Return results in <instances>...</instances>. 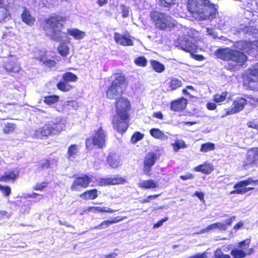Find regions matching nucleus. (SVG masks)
Returning a JSON list of instances; mask_svg holds the SVG:
<instances>
[{
    "label": "nucleus",
    "instance_id": "nucleus-1",
    "mask_svg": "<svg viewBox=\"0 0 258 258\" xmlns=\"http://www.w3.org/2000/svg\"><path fill=\"white\" fill-rule=\"evenodd\" d=\"M187 8L196 19L212 20L218 13L216 5L209 0H188Z\"/></svg>",
    "mask_w": 258,
    "mask_h": 258
},
{
    "label": "nucleus",
    "instance_id": "nucleus-2",
    "mask_svg": "<svg viewBox=\"0 0 258 258\" xmlns=\"http://www.w3.org/2000/svg\"><path fill=\"white\" fill-rule=\"evenodd\" d=\"M116 113L113 116L112 124L113 128L120 133L124 132L127 128L128 111L130 109V102L123 97L116 102Z\"/></svg>",
    "mask_w": 258,
    "mask_h": 258
},
{
    "label": "nucleus",
    "instance_id": "nucleus-3",
    "mask_svg": "<svg viewBox=\"0 0 258 258\" xmlns=\"http://www.w3.org/2000/svg\"><path fill=\"white\" fill-rule=\"evenodd\" d=\"M65 124L60 119L50 121L43 126L36 129L32 137L37 139H42L48 136L58 135L65 128Z\"/></svg>",
    "mask_w": 258,
    "mask_h": 258
},
{
    "label": "nucleus",
    "instance_id": "nucleus-4",
    "mask_svg": "<svg viewBox=\"0 0 258 258\" xmlns=\"http://www.w3.org/2000/svg\"><path fill=\"white\" fill-rule=\"evenodd\" d=\"M65 21L64 17L58 15H54L46 20L47 25L51 28L50 36L53 39L60 42L69 41V38L66 34L61 31Z\"/></svg>",
    "mask_w": 258,
    "mask_h": 258
},
{
    "label": "nucleus",
    "instance_id": "nucleus-5",
    "mask_svg": "<svg viewBox=\"0 0 258 258\" xmlns=\"http://www.w3.org/2000/svg\"><path fill=\"white\" fill-rule=\"evenodd\" d=\"M150 17L155 22L156 26L161 30H170L174 28L176 24L173 18L164 13L154 11L150 13Z\"/></svg>",
    "mask_w": 258,
    "mask_h": 258
},
{
    "label": "nucleus",
    "instance_id": "nucleus-6",
    "mask_svg": "<svg viewBox=\"0 0 258 258\" xmlns=\"http://www.w3.org/2000/svg\"><path fill=\"white\" fill-rule=\"evenodd\" d=\"M215 54L217 57L220 59L231 60L241 64L244 62L247 58L246 56L243 53L228 48L219 49L216 51Z\"/></svg>",
    "mask_w": 258,
    "mask_h": 258
},
{
    "label": "nucleus",
    "instance_id": "nucleus-7",
    "mask_svg": "<svg viewBox=\"0 0 258 258\" xmlns=\"http://www.w3.org/2000/svg\"><path fill=\"white\" fill-rule=\"evenodd\" d=\"M124 76H118L112 81L111 86L106 92V96L110 99H117L120 96L126 86Z\"/></svg>",
    "mask_w": 258,
    "mask_h": 258
},
{
    "label": "nucleus",
    "instance_id": "nucleus-8",
    "mask_svg": "<svg viewBox=\"0 0 258 258\" xmlns=\"http://www.w3.org/2000/svg\"><path fill=\"white\" fill-rule=\"evenodd\" d=\"M246 103H250V104L255 106L258 103V98L251 96H248L247 99L244 98H237L233 103V107L229 108L227 109L225 114L222 116V117H224L228 115H231L236 113L242 110L244 105Z\"/></svg>",
    "mask_w": 258,
    "mask_h": 258
},
{
    "label": "nucleus",
    "instance_id": "nucleus-9",
    "mask_svg": "<svg viewBox=\"0 0 258 258\" xmlns=\"http://www.w3.org/2000/svg\"><path fill=\"white\" fill-rule=\"evenodd\" d=\"M106 135L104 131L100 127L95 131L93 137L88 138L86 142V147L88 149H91L94 146L98 148H102L105 142Z\"/></svg>",
    "mask_w": 258,
    "mask_h": 258
},
{
    "label": "nucleus",
    "instance_id": "nucleus-10",
    "mask_svg": "<svg viewBox=\"0 0 258 258\" xmlns=\"http://www.w3.org/2000/svg\"><path fill=\"white\" fill-rule=\"evenodd\" d=\"M237 46L241 47V49L247 53L254 54V52L258 51V40L252 41H241L238 43ZM251 70L253 71V74L255 73L258 75V62Z\"/></svg>",
    "mask_w": 258,
    "mask_h": 258
},
{
    "label": "nucleus",
    "instance_id": "nucleus-11",
    "mask_svg": "<svg viewBox=\"0 0 258 258\" xmlns=\"http://www.w3.org/2000/svg\"><path fill=\"white\" fill-rule=\"evenodd\" d=\"M249 240H245L238 243L237 248L232 249L230 254L234 258H243L253 252L252 248H249Z\"/></svg>",
    "mask_w": 258,
    "mask_h": 258
},
{
    "label": "nucleus",
    "instance_id": "nucleus-12",
    "mask_svg": "<svg viewBox=\"0 0 258 258\" xmlns=\"http://www.w3.org/2000/svg\"><path fill=\"white\" fill-rule=\"evenodd\" d=\"M236 217L232 216L228 219L226 220L224 222H216L208 225L205 229L202 230L199 233H204L209 232L211 231H215L218 230L220 231H225L227 226H230L232 222L235 220Z\"/></svg>",
    "mask_w": 258,
    "mask_h": 258
},
{
    "label": "nucleus",
    "instance_id": "nucleus-13",
    "mask_svg": "<svg viewBox=\"0 0 258 258\" xmlns=\"http://www.w3.org/2000/svg\"><path fill=\"white\" fill-rule=\"evenodd\" d=\"M243 85L247 89L252 90H258V75L254 73L250 69L247 75L244 78Z\"/></svg>",
    "mask_w": 258,
    "mask_h": 258
},
{
    "label": "nucleus",
    "instance_id": "nucleus-14",
    "mask_svg": "<svg viewBox=\"0 0 258 258\" xmlns=\"http://www.w3.org/2000/svg\"><path fill=\"white\" fill-rule=\"evenodd\" d=\"M257 161L258 148H252L246 153V159L243 162V167L246 169Z\"/></svg>",
    "mask_w": 258,
    "mask_h": 258
},
{
    "label": "nucleus",
    "instance_id": "nucleus-15",
    "mask_svg": "<svg viewBox=\"0 0 258 258\" xmlns=\"http://www.w3.org/2000/svg\"><path fill=\"white\" fill-rule=\"evenodd\" d=\"M156 155L154 153H149L146 156L144 161V173L147 175L151 174L152 167L156 161Z\"/></svg>",
    "mask_w": 258,
    "mask_h": 258
},
{
    "label": "nucleus",
    "instance_id": "nucleus-16",
    "mask_svg": "<svg viewBox=\"0 0 258 258\" xmlns=\"http://www.w3.org/2000/svg\"><path fill=\"white\" fill-rule=\"evenodd\" d=\"M92 179L87 175L76 178L71 186L72 190H78L79 187H87Z\"/></svg>",
    "mask_w": 258,
    "mask_h": 258
},
{
    "label": "nucleus",
    "instance_id": "nucleus-17",
    "mask_svg": "<svg viewBox=\"0 0 258 258\" xmlns=\"http://www.w3.org/2000/svg\"><path fill=\"white\" fill-rule=\"evenodd\" d=\"M180 45L182 50L190 53L196 52L198 48L196 40L192 37L184 39Z\"/></svg>",
    "mask_w": 258,
    "mask_h": 258
},
{
    "label": "nucleus",
    "instance_id": "nucleus-18",
    "mask_svg": "<svg viewBox=\"0 0 258 258\" xmlns=\"http://www.w3.org/2000/svg\"><path fill=\"white\" fill-rule=\"evenodd\" d=\"M125 180L120 177H113L105 178H101L98 180V184L100 186L107 185H114L121 184L124 182Z\"/></svg>",
    "mask_w": 258,
    "mask_h": 258
},
{
    "label": "nucleus",
    "instance_id": "nucleus-19",
    "mask_svg": "<svg viewBox=\"0 0 258 258\" xmlns=\"http://www.w3.org/2000/svg\"><path fill=\"white\" fill-rule=\"evenodd\" d=\"M19 171L18 169H12L5 172L3 175L0 176V181H15L19 177Z\"/></svg>",
    "mask_w": 258,
    "mask_h": 258
},
{
    "label": "nucleus",
    "instance_id": "nucleus-20",
    "mask_svg": "<svg viewBox=\"0 0 258 258\" xmlns=\"http://www.w3.org/2000/svg\"><path fill=\"white\" fill-rule=\"evenodd\" d=\"M114 39L116 43L123 46H132L133 45V41L129 37L123 36L117 32L114 33Z\"/></svg>",
    "mask_w": 258,
    "mask_h": 258
},
{
    "label": "nucleus",
    "instance_id": "nucleus-21",
    "mask_svg": "<svg viewBox=\"0 0 258 258\" xmlns=\"http://www.w3.org/2000/svg\"><path fill=\"white\" fill-rule=\"evenodd\" d=\"M175 28L178 29L179 35L182 34L184 36V39L191 38L193 36V30L189 28L186 27L180 24H177L176 23L174 26Z\"/></svg>",
    "mask_w": 258,
    "mask_h": 258
},
{
    "label": "nucleus",
    "instance_id": "nucleus-22",
    "mask_svg": "<svg viewBox=\"0 0 258 258\" xmlns=\"http://www.w3.org/2000/svg\"><path fill=\"white\" fill-rule=\"evenodd\" d=\"M187 104V100L181 98L171 102L170 108L174 111H178L184 109Z\"/></svg>",
    "mask_w": 258,
    "mask_h": 258
},
{
    "label": "nucleus",
    "instance_id": "nucleus-23",
    "mask_svg": "<svg viewBox=\"0 0 258 258\" xmlns=\"http://www.w3.org/2000/svg\"><path fill=\"white\" fill-rule=\"evenodd\" d=\"M139 187L145 189H154L159 186L158 182L152 179L141 180L138 183Z\"/></svg>",
    "mask_w": 258,
    "mask_h": 258
},
{
    "label": "nucleus",
    "instance_id": "nucleus-24",
    "mask_svg": "<svg viewBox=\"0 0 258 258\" xmlns=\"http://www.w3.org/2000/svg\"><path fill=\"white\" fill-rule=\"evenodd\" d=\"M243 6L248 12L258 13V0H246L243 2Z\"/></svg>",
    "mask_w": 258,
    "mask_h": 258
},
{
    "label": "nucleus",
    "instance_id": "nucleus-25",
    "mask_svg": "<svg viewBox=\"0 0 258 258\" xmlns=\"http://www.w3.org/2000/svg\"><path fill=\"white\" fill-rule=\"evenodd\" d=\"M195 170L197 172H201L204 174H209L214 170V167L212 164L205 163L204 164L200 165L196 167Z\"/></svg>",
    "mask_w": 258,
    "mask_h": 258
},
{
    "label": "nucleus",
    "instance_id": "nucleus-26",
    "mask_svg": "<svg viewBox=\"0 0 258 258\" xmlns=\"http://www.w3.org/2000/svg\"><path fill=\"white\" fill-rule=\"evenodd\" d=\"M151 135L155 139L162 141H166L168 137L159 128H152L150 131Z\"/></svg>",
    "mask_w": 258,
    "mask_h": 258
},
{
    "label": "nucleus",
    "instance_id": "nucleus-27",
    "mask_svg": "<svg viewBox=\"0 0 258 258\" xmlns=\"http://www.w3.org/2000/svg\"><path fill=\"white\" fill-rule=\"evenodd\" d=\"M97 196V190L96 189L87 190L80 195V197L84 200H94Z\"/></svg>",
    "mask_w": 258,
    "mask_h": 258
},
{
    "label": "nucleus",
    "instance_id": "nucleus-28",
    "mask_svg": "<svg viewBox=\"0 0 258 258\" xmlns=\"http://www.w3.org/2000/svg\"><path fill=\"white\" fill-rule=\"evenodd\" d=\"M79 148L76 145L70 146L68 150L67 157L69 160H74L77 156Z\"/></svg>",
    "mask_w": 258,
    "mask_h": 258
},
{
    "label": "nucleus",
    "instance_id": "nucleus-29",
    "mask_svg": "<svg viewBox=\"0 0 258 258\" xmlns=\"http://www.w3.org/2000/svg\"><path fill=\"white\" fill-rule=\"evenodd\" d=\"M107 162L113 168H116L120 165V158L116 154H110L107 158Z\"/></svg>",
    "mask_w": 258,
    "mask_h": 258
},
{
    "label": "nucleus",
    "instance_id": "nucleus-30",
    "mask_svg": "<svg viewBox=\"0 0 258 258\" xmlns=\"http://www.w3.org/2000/svg\"><path fill=\"white\" fill-rule=\"evenodd\" d=\"M68 34L76 40L83 39L85 36V33L78 29H71L68 30Z\"/></svg>",
    "mask_w": 258,
    "mask_h": 258
},
{
    "label": "nucleus",
    "instance_id": "nucleus-31",
    "mask_svg": "<svg viewBox=\"0 0 258 258\" xmlns=\"http://www.w3.org/2000/svg\"><path fill=\"white\" fill-rule=\"evenodd\" d=\"M22 19L24 22L28 24V25H32L35 21V19L31 16L29 12L24 10L22 14Z\"/></svg>",
    "mask_w": 258,
    "mask_h": 258
},
{
    "label": "nucleus",
    "instance_id": "nucleus-32",
    "mask_svg": "<svg viewBox=\"0 0 258 258\" xmlns=\"http://www.w3.org/2000/svg\"><path fill=\"white\" fill-rule=\"evenodd\" d=\"M89 211L98 212V213H112L116 210L111 209V208L107 207H89Z\"/></svg>",
    "mask_w": 258,
    "mask_h": 258
},
{
    "label": "nucleus",
    "instance_id": "nucleus-33",
    "mask_svg": "<svg viewBox=\"0 0 258 258\" xmlns=\"http://www.w3.org/2000/svg\"><path fill=\"white\" fill-rule=\"evenodd\" d=\"M227 95L228 92L226 91L217 93L213 96V100L217 103H222L226 100Z\"/></svg>",
    "mask_w": 258,
    "mask_h": 258
},
{
    "label": "nucleus",
    "instance_id": "nucleus-34",
    "mask_svg": "<svg viewBox=\"0 0 258 258\" xmlns=\"http://www.w3.org/2000/svg\"><path fill=\"white\" fill-rule=\"evenodd\" d=\"M151 63L153 70L157 73H161L165 70L164 66L157 60H152Z\"/></svg>",
    "mask_w": 258,
    "mask_h": 258
},
{
    "label": "nucleus",
    "instance_id": "nucleus-35",
    "mask_svg": "<svg viewBox=\"0 0 258 258\" xmlns=\"http://www.w3.org/2000/svg\"><path fill=\"white\" fill-rule=\"evenodd\" d=\"M5 69L9 72H19L21 70L20 66L19 64L15 63L13 62H10L5 66Z\"/></svg>",
    "mask_w": 258,
    "mask_h": 258
},
{
    "label": "nucleus",
    "instance_id": "nucleus-36",
    "mask_svg": "<svg viewBox=\"0 0 258 258\" xmlns=\"http://www.w3.org/2000/svg\"><path fill=\"white\" fill-rule=\"evenodd\" d=\"M174 152H177L179 149L186 147L184 142L181 140H176L174 143L171 144Z\"/></svg>",
    "mask_w": 258,
    "mask_h": 258
},
{
    "label": "nucleus",
    "instance_id": "nucleus-37",
    "mask_svg": "<svg viewBox=\"0 0 258 258\" xmlns=\"http://www.w3.org/2000/svg\"><path fill=\"white\" fill-rule=\"evenodd\" d=\"M63 80L66 82H76L78 77L71 72H67L62 75Z\"/></svg>",
    "mask_w": 258,
    "mask_h": 258
},
{
    "label": "nucleus",
    "instance_id": "nucleus-38",
    "mask_svg": "<svg viewBox=\"0 0 258 258\" xmlns=\"http://www.w3.org/2000/svg\"><path fill=\"white\" fill-rule=\"evenodd\" d=\"M58 51L61 56H67L69 53V47L67 44L62 43L58 46Z\"/></svg>",
    "mask_w": 258,
    "mask_h": 258
},
{
    "label": "nucleus",
    "instance_id": "nucleus-39",
    "mask_svg": "<svg viewBox=\"0 0 258 258\" xmlns=\"http://www.w3.org/2000/svg\"><path fill=\"white\" fill-rule=\"evenodd\" d=\"M182 85L181 81L176 78H172L169 83L170 90H175Z\"/></svg>",
    "mask_w": 258,
    "mask_h": 258
},
{
    "label": "nucleus",
    "instance_id": "nucleus-40",
    "mask_svg": "<svg viewBox=\"0 0 258 258\" xmlns=\"http://www.w3.org/2000/svg\"><path fill=\"white\" fill-rule=\"evenodd\" d=\"M215 149L214 144L208 142L202 145L200 151L202 152H207L209 151H213Z\"/></svg>",
    "mask_w": 258,
    "mask_h": 258
},
{
    "label": "nucleus",
    "instance_id": "nucleus-41",
    "mask_svg": "<svg viewBox=\"0 0 258 258\" xmlns=\"http://www.w3.org/2000/svg\"><path fill=\"white\" fill-rule=\"evenodd\" d=\"M57 87L59 90L63 92L69 91L72 88V86L65 81L58 83Z\"/></svg>",
    "mask_w": 258,
    "mask_h": 258
},
{
    "label": "nucleus",
    "instance_id": "nucleus-42",
    "mask_svg": "<svg viewBox=\"0 0 258 258\" xmlns=\"http://www.w3.org/2000/svg\"><path fill=\"white\" fill-rule=\"evenodd\" d=\"M58 100V97L57 96L51 95L45 97L44 102L48 105H51L57 102Z\"/></svg>",
    "mask_w": 258,
    "mask_h": 258
},
{
    "label": "nucleus",
    "instance_id": "nucleus-43",
    "mask_svg": "<svg viewBox=\"0 0 258 258\" xmlns=\"http://www.w3.org/2000/svg\"><path fill=\"white\" fill-rule=\"evenodd\" d=\"M16 128V125L12 123H7L5 124L4 127V132L5 134H10L12 133Z\"/></svg>",
    "mask_w": 258,
    "mask_h": 258
},
{
    "label": "nucleus",
    "instance_id": "nucleus-44",
    "mask_svg": "<svg viewBox=\"0 0 258 258\" xmlns=\"http://www.w3.org/2000/svg\"><path fill=\"white\" fill-rule=\"evenodd\" d=\"M134 62L138 66L145 67L147 63V60L144 56H140L134 59Z\"/></svg>",
    "mask_w": 258,
    "mask_h": 258
},
{
    "label": "nucleus",
    "instance_id": "nucleus-45",
    "mask_svg": "<svg viewBox=\"0 0 258 258\" xmlns=\"http://www.w3.org/2000/svg\"><path fill=\"white\" fill-rule=\"evenodd\" d=\"M0 191L4 196L8 197L11 193V188L8 185H2L0 184Z\"/></svg>",
    "mask_w": 258,
    "mask_h": 258
},
{
    "label": "nucleus",
    "instance_id": "nucleus-46",
    "mask_svg": "<svg viewBox=\"0 0 258 258\" xmlns=\"http://www.w3.org/2000/svg\"><path fill=\"white\" fill-rule=\"evenodd\" d=\"M144 137L143 134L139 133L136 132L132 136L131 138V142L133 144L136 143L139 141L142 140Z\"/></svg>",
    "mask_w": 258,
    "mask_h": 258
},
{
    "label": "nucleus",
    "instance_id": "nucleus-47",
    "mask_svg": "<svg viewBox=\"0 0 258 258\" xmlns=\"http://www.w3.org/2000/svg\"><path fill=\"white\" fill-rule=\"evenodd\" d=\"M111 224L110 220H106L103 221L99 225L95 226L94 228L96 229L101 230L102 229H105L108 227Z\"/></svg>",
    "mask_w": 258,
    "mask_h": 258
},
{
    "label": "nucleus",
    "instance_id": "nucleus-48",
    "mask_svg": "<svg viewBox=\"0 0 258 258\" xmlns=\"http://www.w3.org/2000/svg\"><path fill=\"white\" fill-rule=\"evenodd\" d=\"M64 106L67 107L69 109H70L71 107L76 109L78 107V104L75 101H66L64 103Z\"/></svg>",
    "mask_w": 258,
    "mask_h": 258
},
{
    "label": "nucleus",
    "instance_id": "nucleus-49",
    "mask_svg": "<svg viewBox=\"0 0 258 258\" xmlns=\"http://www.w3.org/2000/svg\"><path fill=\"white\" fill-rule=\"evenodd\" d=\"M215 258H230L228 254L223 253L220 249H218L215 251Z\"/></svg>",
    "mask_w": 258,
    "mask_h": 258
},
{
    "label": "nucleus",
    "instance_id": "nucleus-50",
    "mask_svg": "<svg viewBox=\"0 0 258 258\" xmlns=\"http://www.w3.org/2000/svg\"><path fill=\"white\" fill-rule=\"evenodd\" d=\"M226 18L225 17H220L218 19V22L217 28L220 29H223L224 26L226 25L227 21L226 20Z\"/></svg>",
    "mask_w": 258,
    "mask_h": 258
},
{
    "label": "nucleus",
    "instance_id": "nucleus-51",
    "mask_svg": "<svg viewBox=\"0 0 258 258\" xmlns=\"http://www.w3.org/2000/svg\"><path fill=\"white\" fill-rule=\"evenodd\" d=\"M48 184V183L47 182H42L40 183H37L34 186V189L36 190H42L43 189L46 187Z\"/></svg>",
    "mask_w": 258,
    "mask_h": 258
},
{
    "label": "nucleus",
    "instance_id": "nucleus-52",
    "mask_svg": "<svg viewBox=\"0 0 258 258\" xmlns=\"http://www.w3.org/2000/svg\"><path fill=\"white\" fill-rule=\"evenodd\" d=\"M160 5L165 7H168L174 4L176 0H159Z\"/></svg>",
    "mask_w": 258,
    "mask_h": 258
},
{
    "label": "nucleus",
    "instance_id": "nucleus-53",
    "mask_svg": "<svg viewBox=\"0 0 258 258\" xmlns=\"http://www.w3.org/2000/svg\"><path fill=\"white\" fill-rule=\"evenodd\" d=\"M0 13H2V15L0 18V21H1L6 18L8 15L7 10L2 7V0H0Z\"/></svg>",
    "mask_w": 258,
    "mask_h": 258
},
{
    "label": "nucleus",
    "instance_id": "nucleus-54",
    "mask_svg": "<svg viewBox=\"0 0 258 258\" xmlns=\"http://www.w3.org/2000/svg\"><path fill=\"white\" fill-rule=\"evenodd\" d=\"M121 10L122 13V17L123 18H126L129 16L130 10L128 7H125L124 6H121Z\"/></svg>",
    "mask_w": 258,
    "mask_h": 258
},
{
    "label": "nucleus",
    "instance_id": "nucleus-55",
    "mask_svg": "<svg viewBox=\"0 0 258 258\" xmlns=\"http://www.w3.org/2000/svg\"><path fill=\"white\" fill-rule=\"evenodd\" d=\"M126 219V217H123L121 218H120L119 216H117L115 217H113L111 218L110 220L111 224H115L118 222H119L121 221H123Z\"/></svg>",
    "mask_w": 258,
    "mask_h": 258
},
{
    "label": "nucleus",
    "instance_id": "nucleus-56",
    "mask_svg": "<svg viewBox=\"0 0 258 258\" xmlns=\"http://www.w3.org/2000/svg\"><path fill=\"white\" fill-rule=\"evenodd\" d=\"M43 63L45 64V66L49 68H51L55 66L56 62L54 60L47 59L46 60H44Z\"/></svg>",
    "mask_w": 258,
    "mask_h": 258
},
{
    "label": "nucleus",
    "instance_id": "nucleus-57",
    "mask_svg": "<svg viewBox=\"0 0 258 258\" xmlns=\"http://www.w3.org/2000/svg\"><path fill=\"white\" fill-rule=\"evenodd\" d=\"M247 124L248 127L258 130V121H249Z\"/></svg>",
    "mask_w": 258,
    "mask_h": 258
},
{
    "label": "nucleus",
    "instance_id": "nucleus-58",
    "mask_svg": "<svg viewBox=\"0 0 258 258\" xmlns=\"http://www.w3.org/2000/svg\"><path fill=\"white\" fill-rule=\"evenodd\" d=\"M206 32L209 35H211L214 38L217 37V33L212 28H207Z\"/></svg>",
    "mask_w": 258,
    "mask_h": 258
},
{
    "label": "nucleus",
    "instance_id": "nucleus-59",
    "mask_svg": "<svg viewBox=\"0 0 258 258\" xmlns=\"http://www.w3.org/2000/svg\"><path fill=\"white\" fill-rule=\"evenodd\" d=\"M206 107L208 109L210 110H214L216 109L217 107L216 104L214 102H208L206 104Z\"/></svg>",
    "mask_w": 258,
    "mask_h": 258
},
{
    "label": "nucleus",
    "instance_id": "nucleus-60",
    "mask_svg": "<svg viewBox=\"0 0 258 258\" xmlns=\"http://www.w3.org/2000/svg\"><path fill=\"white\" fill-rule=\"evenodd\" d=\"M168 220V218L166 217L164 219H162V220H160L158 222L154 224L153 228H158L159 227L161 226L163 223L165 221H166Z\"/></svg>",
    "mask_w": 258,
    "mask_h": 258
},
{
    "label": "nucleus",
    "instance_id": "nucleus-61",
    "mask_svg": "<svg viewBox=\"0 0 258 258\" xmlns=\"http://www.w3.org/2000/svg\"><path fill=\"white\" fill-rule=\"evenodd\" d=\"M246 186L245 182L244 180L241 181L237 183H236L234 186V188H244V187Z\"/></svg>",
    "mask_w": 258,
    "mask_h": 258
},
{
    "label": "nucleus",
    "instance_id": "nucleus-62",
    "mask_svg": "<svg viewBox=\"0 0 258 258\" xmlns=\"http://www.w3.org/2000/svg\"><path fill=\"white\" fill-rule=\"evenodd\" d=\"M244 225V222L242 221H239L236 224L234 225L233 229L235 230H238L243 227Z\"/></svg>",
    "mask_w": 258,
    "mask_h": 258
},
{
    "label": "nucleus",
    "instance_id": "nucleus-63",
    "mask_svg": "<svg viewBox=\"0 0 258 258\" xmlns=\"http://www.w3.org/2000/svg\"><path fill=\"white\" fill-rule=\"evenodd\" d=\"M49 166L50 164L48 160H44L41 163V166L42 169H47Z\"/></svg>",
    "mask_w": 258,
    "mask_h": 258
},
{
    "label": "nucleus",
    "instance_id": "nucleus-64",
    "mask_svg": "<svg viewBox=\"0 0 258 258\" xmlns=\"http://www.w3.org/2000/svg\"><path fill=\"white\" fill-rule=\"evenodd\" d=\"M191 258H206L207 255L205 252L202 253H197L194 255L191 256Z\"/></svg>",
    "mask_w": 258,
    "mask_h": 258
}]
</instances>
